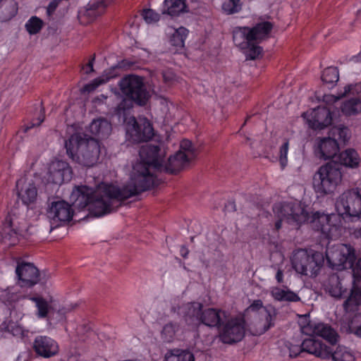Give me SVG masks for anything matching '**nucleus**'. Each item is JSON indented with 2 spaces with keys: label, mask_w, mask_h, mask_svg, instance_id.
Instances as JSON below:
<instances>
[{
  "label": "nucleus",
  "mask_w": 361,
  "mask_h": 361,
  "mask_svg": "<svg viewBox=\"0 0 361 361\" xmlns=\"http://www.w3.org/2000/svg\"><path fill=\"white\" fill-rule=\"evenodd\" d=\"M157 177L151 168L137 164L127 184H104L99 191L87 185L75 186L70 199L78 209L87 208V217L99 218L113 211V202H123L154 187Z\"/></svg>",
  "instance_id": "obj_1"
},
{
  "label": "nucleus",
  "mask_w": 361,
  "mask_h": 361,
  "mask_svg": "<svg viewBox=\"0 0 361 361\" xmlns=\"http://www.w3.org/2000/svg\"><path fill=\"white\" fill-rule=\"evenodd\" d=\"M336 214H326L316 212L311 216L310 225L313 230L320 232L322 237L335 240L341 236L347 220L361 217V188H355L343 192L337 199Z\"/></svg>",
  "instance_id": "obj_2"
},
{
  "label": "nucleus",
  "mask_w": 361,
  "mask_h": 361,
  "mask_svg": "<svg viewBox=\"0 0 361 361\" xmlns=\"http://www.w3.org/2000/svg\"><path fill=\"white\" fill-rule=\"evenodd\" d=\"M123 99L115 109L116 114L126 122L134 105L145 106L151 98L145 79L142 76L131 74L124 76L119 82Z\"/></svg>",
  "instance_id": "obj_3"
},
{
  "label": "nucleus",
  "mask_w": 361,
  "mask_h": 361,
  "mask_svg": "<svg viewBox=\"0 0 361 361\" xmlns=\"http://www.w3.org/2000/svg\"><path fill=\"white\" fill-rule=\"evenodd\" d=\"M272 29L273 24L269 21L259 22L251 27H235L233 30V40L247 59L255 60L262 53L259 44L269 37Z\"/></svg>",
  "instance_id": "obj_4"
},
{
  "label": "nucleus",
  "mask_w": 361,
  "mask_h": 361,
  "mask_svg": "<svg viewBox=\"0 0 361 361\" xmlns=\"http://www.w3.org/2000/svg\"><path fill=\"white\" fill-rule=\"evenodd\" d=\"M65 147L68 157L81 165L92 167L98 161L100 144L94 138L82 139L80 135H72L66 141Z\"/></svg>",
  "instance_id": "obj_5"
},
{
  "label": "nucleus",
  "mask_w": 361,
  "mask_h": 361,
  "mask_svg": "<svg viewBox=\"0 0 361 361\" xmlns=\"http://www.w3.org/2000/svg\"><path fill=\"white\" fill-rule=\"evenodd\" d=\"M324 262L322 252L300 249L294 252L291 264L295 271L304 276L315 277Z\"/></svg>",
  "instance_id": "obj_6"
},
{
  "label": "nucleus",
  "mask_w": 361,
  "mask_h": 361,
  "mask_svg": "<svg viewBox=\"0 0 361 361\" xmlns=\"http://www.w3.org/2000/svg\"><path fill=\"white\" fill-rule=\"evenodd\" d=\"M341 169L338 166L326 164L320 166L314 175V189L320 195L332 193L341 181Z\"/></svg>",
  "instance_id": "obj_7"
},
{
  "label": "nucleus",
  "mask_w": 361,
  "mask_h": 361,
  "mask_svg": "<svg viewBox=\"0 0 361 361\" xmlns=\"http://www.w3.org/2000/svg\"><path fill=\"white\" fill-rule=\"evenodd\" d=\"M274 211L277 212L281 218L276 221L274 230L279 231L282 226V221L286 220L292 226L300 227L302 224L311 221L308 212L298 204L293 202H283L275 205Z\"/></svg>",
  "instance_id": "obj_8"
},
{
  "label": "nucleus",
  "mask_w": 361,
  "mask_h": 361,
  "mask_svg": "<svg viewBox=\"0 0 361 361\" xmlns=\"http://www.w3.org/2000/svg\"><path fill=\"white\" fill-rule=\"evenodd\" d=\"M326 258L329 266L336 270L352 269L356 261L355 249L347 245L327 249Z\"/></svg>",
  "instance_id": "obj_9"
},
{
  "label": "nucleus",
  "mask_w": 361,
  "mask_h": 361,
  "mask_svg": "<svg viewBox=\"0 0 361 361\" xmlns=\"http://www.w3.org/2000/svg\"><path fill=\"white\" fill-rule=\"evenodd\" d=\"M245 334V320L235 317L224 323L219 329V337L224 343L232 344L240 341Z\"/></svg>",
  "instance_id": "obj_10"
},
{
  "label": "nucleus",
  "mask_w": 361,
  "mask_h": 361,
  "mask_svg": "<svg viewBox=\"0 0 361 361\" xmlns=\"http://www.w3.org/2000/svg\"><path fill=\"white\" fill-rule=\"evenodd\" d=\"M126 135L133 142H147L153 137L154 129L147 119L137 121L134 116H131L127 122Z\"/></svg>",
  "instance_id": "obj_11"
},
{
  "label": "nucleus",
  "mask_w": 361,
  "mask_h": 361,
  "mask_svg": "<svg viewBox=\"0 0 361 361\" xmlns=\"http://www.w3.org/2000/svg\"><path fill=\"white\" fill-rule=\"evenodd\" d=\"M332 107L319 106L313 109L310 114L305 113L303 116L307 118L310 127L314 130H322L330 126L335 115Z\"/></svg>",
  "instance_id": "obj_12"
},
{
  "label": "nucleus",
  "mask_w": 361,
  "mask_h": 361,
  "mask_svg": "<svg viewBox=\"0 0 361 361\" xmlns=\"http://www.w3.org/2000/svg\"><path fill=\"white\" fill-rule=\"evenodd\" d=\"M17 283L21 288H31L40 281L39 269L30 262H18L16 268Z\"/></svg>",
  "instance_id": "obj_13"
},
{
  "label": "nucleus",
  "mask_w": 361,
  "mask_h": 361,
  "mask_svg": "<svg viewBox=\"0 0 361 361\" xmlns=\"http://www.w3.org/2000/svg\"><path fill=\"white\" fill-rule=\"evenodd\" d=\"M47 217L56 226L61 222L70 221L73 216L71 205L64 200L52 202L47 212Z\"/></svg>",
  "instance_id": "obj_14"
},
{
  "label": "nucleus",
  "mask_w": 361,
  "mask_h": 361,
  "mask_svg": "<svg viewBox=\"0 0 361 361\" xmlns=\"http://www.w3.org/2000/svg\"><path fill=\"white\" fill-rule=\"evenodd\" d=\"M33 349L36 354L44 358H50L59 352L57 341L47 336H37L33 342Z\"/></svg>",
  "instance_id": "obj_15"
},
{
  "label": "nucleus",
  "mask_w": 361,
  "mask_h": 361,
  "mask_svg": "<svg viewBox=\"0 0 361 361\" xmlns=\"http://www.w3.org/2000/svg\"><path fill=\"white\" fill-rule=\"evenodd\" d=\"M72 169L68 163L58 160L51 164L49 168L48 178L54 184L61 185L72 178Z\"/></svg>",
  "instance_id": "obj_16"
},
{
  "label": "nucleus",
  "mask_w": 361,
  "mask_h": 361,
  "mask_svg": "<svg viewBox=\"0 0 361 361\" xmlns=\"http://www.w3.org/2000/svg\"><path fill=\"white\" fill-rule=\"evenodd\" d=\"M160 151V147L157 145L148 144L142 146L139 152L141 161L138 164L160 170L162 167V159L159 154Z\"/></svg>",
  "instance_id": "obj_17"
},
{
  "label": "nucleus",
  "mask_w": 361,
  "mask_h": 361,
  "mask_svg": "<svg viewBox=\"0 0 361 361\" xmlns=\"http://www.w3.org/2000/svg\"><path fill=\"white\" fill-rule=\"evenodd\" d=\"M203 305L198 302L183 304L179 307V314L183 316L185 323L192 329L200 325Z\"/></svg>",
  "instance_id": "obj_18"
},
{
  "label": "nucleus",
  "mask_w": 361,
  "mask_h": 361,
  "mask_svg": "<svg viewBox=\"0 0 361 361\" xmlns=\"http://www.w3.org/2000/svg\"><path fill=\"white\" fill-rule=\"evenodd\" d=\"M114 0H90L84 10H80L78 13L79 18L86 17L87 23L95 20L97 17L102 15L106 8L111 5Z\"/></svg>",
  "instance_id": "obj_19"
},
{
  "label": "nucleus",
  "mask_w": 361,
  "mask_h": 361,
  "mask_svg": "<svg viewBox=\"0 0 361 361\" xmlns=\"http://www.w3.org/2000/svg\"><path fill=\"white\" fill-rule=\"evenodd\" d=\"M317 152L321 159L334 160L339 152V145L337 141L329 135V137L320 140Z\"/></svg>",
  "instance_id": "obj_20"
},
{
  "label": "nucleus",
  "mask_w": 361,
  "mask_h": 361,
  "mask_svg": "<svg viewBox=\"0 0 361 361\" xmlns=\"http://www.w3.org/2000/svg\"><path fill=\"white\" fill-rule=\"evenodd\" d=\"M309 326L313 334L322 337L331 345L337 343L338 335L329 324L323 322H310Z\"/></svg>",
  "instance_id": "obj_21"
},
{
  "label": "nucleus",
  "mask_w": 361,
  "mask_h": 361,
  "mask_svg": "<svg viewBox=\"0 0 361 361\" xmlns=\"http://www.w3.org/2000/svg\"><path fill=\"white\" fill-rule=\"evenodd\" d=\"M302 349L304 353L313 355L322 359L328 358L329 355L328 348L324 343L318 339L309 338L305 339L302 342Z\"/></svg>",
  "instance_id": "obj_22"
},
{
  "label": "nucleus",
  "mask_w": 361,
  "mask_h": 361,
  "mask_svg": "<svg viewBox=\"0 0 361 361\" xmlns=\"http://www.w3.org/2000/svg\"><path fill=\"white\" fill-rule=\"evenodd\" d=\"M19 232L13 226L12 218L8 214L3 223L2 228L0 232V238L2 243L8 246H13L19 241Z\"/></svg>",
  "instance_id": "obj_23"
},
{
  "label": "nucleus",
  "mask_w": 361,
  "mask_h": 361,
  "mask_svg": "<svg viewBox=\"0 0 361 361\" xmlns=\"http://www.w3.org/2000/svg\"><path fill=\"white\" fill-rule=\"evenodd\" d=\"M262 308H264L265 315L264 323L263 324L260 334H264L274 326L276 314L274 308L268 309L267 307H264L263 302L261 300H255L247 307V311L257 312Z\"/></svg>",
  "instance_id": "obj_24"
},
{
  "label": "nucleus",
  "mask_w": 361,
  "mask_h": 361,
  "mask_svg": "<svg viewBox=\"0 0 361 361\" xmlns=\"http://www.w3.org/2000/svg\"><path fill=\"white\" fill-rule=\"evenodd\" d=\"M111 124L105 118H99L92 121L89 126L90 133L97 140H104L111 133Z\"/></svg>",
  "instance_id": "obj_25"
},
{
  "label": "nucleus",
  "mask_w": 361,
  "mask_h": 361,
  "mask_svg": "<svg viewBox=\"0 0 361 361\" xmlns=\"http://www.w3.org/2000/svg\"><path fill=\"white\" fill-rule=\"evenodd\" d=\"M191 161L182 152H177L170 156L164 165V171L171 174H176Z\"/></svg>",
  "instance_id": "obj_26"
},
{
  "label": "nucleus",
  "mask_w": 361,
  "mask_h": 361,
  "mask_svg": "<svg viewBox=\"0 0 361 361\" xmlns=\"http://www.w3.org/2000/svg\"><path fill=\"white\" fill-rule=\"evenodd\" d=\"M189 12L185 0H164L162 4V13L177 17Z\"/></svg>",
  "instance_id": "obj_27"
},
{
  "label": "nucleus",
  "mask_w": 361,
  "mask_h": 361,
  "mask_svg": "<svg viewBox=\"0 0 361 361\" xmlns=\"http://www.w3.org/2000/svg\"><path fill=\"white\" fill-rule=\"evenodd\" d=\"M221 310L214 308L202 310L200 324H202L209 327H218L219 329L222 324Z\"/></svg>",
  "instance_id": "obj_28"
},
{
  "label": "nucleus",
  "mask_w": 361,
  "mask_h": 361,
  "mask_svg": "<svg viewBox=\"0 0 361 361\" xmlns=\"http://www.w3.org/2000/svg\"><path fill=\"white\" fill-rule=\"evenodd\" d=\"M334 161L338 162L341 165L349 168H356L360 163V157L357 152L353 149H347L337 154Z\"/></svg>",
  "instance_id": "obj_29"
},
{
  "label": "nucleus",
  "mask_w": 361,
  "mask_h": 361,
  "mask_svg": "<svg viewBox=\"0 0 361 361\" xmlns=\"http://www.w3.org/2000/svg\"><path fill=\"white\" fill-rule=\"evenodd\" d=\"M25 296L17 292L14 288H8L0 294L1 300L8 307L10 310L15 309L17 305L23 300Z\"/></svg>",
  "instance_id": "obj_30"
},
{
  "label": "nucleus",
  "mask_w": 361,
  "mask_h": 361,
  "mask_svg": "<svg viewBox=\"0 0 361 361\" xmlns=\"http://www.w3.org/2000/svg\"><path fill=\"white\" fill-rule=\"evenodd\" d=\"M270 293L274 300L278 302H296L300 300V296L287 287L286 289L273 287Z\"/></svg>",
  "instance_id": "obj_31"
},
{
  "label": "nucleus",
  "mask_w": 361,
  "mask_h": 361,
  "mask_svg": "<svg viewBox=\"0 0 361 361\" xmlns=\"http://www.w3.org/2000/svg\"><path fill=\"white\" fill-rule=\"evenodd\" d=\"M189 35V30L183 27L174 30L173 33L171 35L169 43L172 47L176 49V52H181L185 48V42Z\"/></svg>",
  "instance_id": "obj_32"
},
{
  "label": "nucleus",
  "mask_w": 361,
  "mask_h": 361,
  "mask_svg": "<svg viewBox=\"0 0 361 361\" xmlns=\"http://www.w3.org/2000/svg\"><path fill=\"white\" fill-rule=\"evenodd\" d=\"M18 12V4L14 0L0 1V21L11 20Z\"/></svg>",
  "instance_id": "obj_33"
},
{
  "label": "nucleus",
  "mask_w": 361,
  "mask_h": 361,
  "mask_svg": "<svg viewBox=\"0 0 361 361\" xmlns=\"http://www.w3.org/2000/svg\"><path fill=\"white\" fill-rule=\"evenodd\" d=\"M329 355L327 359L332 358L334 361H354V355L344 346L338 345L335 350L331 347L328 348Z\"/></svg>",
  "instance_id": "obj_34"
},
{
  "label": "nucleus",
  "mask_w": 361,
  "mask_h": 361,
  "mask_svg": "<svg viewBox=\"0 0 361 361\" xmlns=\"http://www.w3.org/2000/svg\"><path fill=\"white\" fill-rule=\"evenodd\" d=\"M321 79L329 89L333 88L339 80L338 68L334 66L327 67L322 71Z\"/></svg>",
  "instance_id": "obj_35"
},
{
  "label": "nucleus",
  "mask_w": 361,
  "mask_h": 361,
  "mask_svg": "<svg viewBox=\"0 0 361 361\" xmlns=\"http://www.w3.org/2000/svg\"><path fill=\"white\" fill-rule=\"evenodd\" d=\"M195 357L192 353L188 350L180 349H173L169 351L165 355V361H194Z\"/></svg>",
  "instance_id": "obj_36"
},
{
  "label": "nucleus",
  "mask_w": 361,
  "mask_h": 361,
  "mask_svg": "<svg viewBox=\"0 0 361 361\" xmlns=\"http://www.w3.org/2000/svg\"><path fill=\"white\" fill-rule=\"evenodd\" d=\"M180 333H182V330L179 324L176 322H171L164 326L161 337L165 342L170 343L177 338Z\"/></svg>",
  "instance_id": "obj_37"
},
{
  "label": "nucleus",
  "mask_w": 361,
  "mask_h": 361,
  "mask_svg": "<svg viewBox=\"0 0 361 361\" xmlns=\"http://www.w3.org/2000/svg\"><path fill=\"white\" fill-rule=\"evenodd\" d=\"M37 190L33 184H29L24 189L22 188L18 192V197L25 205H28L34 202L37 198Z\"/></svg>",
  "instance_id": "obj_38"
},
{
  "label": "nucleus",
  "mask_w": 361,
  "mask_h": 361,
  "mask_svg": "<svg viewBox=\"0 0 361 361\" xmlns=\"http://www.w3.org/2000/svg\"><path fill=\"white\" fill-rule=\"evenodd\" d=\"M342 112L347 115H356L361 111V100L358 97H353L346 100L341 106Z\"/></svg>",
  "instance_id": "obj_39"
},
{
  "label": "nucleus",
  "mask_w": 361,
  "mask_h": 361,
  "mask_svg": "<svg viewBox=\"0 0 361 361\" xmlns=\"http://www.w3.org/2000/svg\"><path fill=\"white\" fill-rule=\"evenodd\" d=\"M361 305V289H353L348 298L344 302L343 307L346 311L351 310Z\"/></svg>",
  "instance_id": "obj_40"
},
{
  "label": "nucleus",
  "mask_w": 361,
  "mask_h": 361,
  "mask_svg": "<svg viewBox=\"0 0 361 361\" xmlns=\"http://www.w3.org/2000/svg\"><path fill=\"white\" fill-rule=\"evenodd\" d=\"M348 131L349 130L347 127L334 126L330 129L329 135L335 139L338 143V141L345 143L349 139Z\"/></svg>",
  "instance_id": "obj_41"
},
{
  "label": "nucleus",
  "mask_w": 361,
  "mask_h": 361,
  "mask_svg": "<svg viewBox=\"0 0 361 361\" xmlns=\"http://www.w3.org/2000/svg\"><path fill=\"white\" fill-rule=\"evenodd\" d=\"M29 299L35 303L37 309V314L40 318H45L49 310L48 302L41 296H31Z\"/></svg>",
  "instance_id": "obj_42"
},
{
  "label": "nucleus",
  "mask_w": 361,
  "mask_h": 361,
  "mask_svg": "<svg viewBox=\"0 0 361 361\" xmlns=\"http://www.w3.org/2000/svg\"><path fill=\"white\" fill-rule=\"evenodd\" d=\"M43 21L37 16H32L25 23V29L30 35H36L40 32Z\"/></svg>",
  "instance_id": "obj_43"
},
{
  "label": "nucleus",
  "mask_w": 361,
  "mask_h": 361,
  "mask_svg": "<svg viewBox=\"0 0 361 361\" xmlns=\"http://www.w3.org/2000/svg\"><path fill=\"white\" fill-rule=\"evenodd\" d=\"M76 333L79 336V340L82 342H86L89 338L95 336V333L92 329L90 324H83L78 326L76 329Z\"/></svg>",
  "instance_id": "obj_44"
},
{
  "label": "nucleus",
  "mask_w": 361,
  "mask_h": 361,
  "mask_svg": "<svg viewBox=\"0 0 361 361\" xmlns=\"http://www.w3.org/2000/svg\"><path fill=\"white\" fill-rule=\"evenodd\" d=\"M241 0H228L222 4V10L227 15L240 12L242 9Z\"/></svg>",
  "instance_id": "obj_45"
},
{
  "label": "nucleus",
  "mask_w": 361,
  "mask_h": 361,
  "mask_svg": "<svg viewBox=\"0 0 361 361\" xmlns=\"http://www.w3.org/2000/svg\"><path fill=\"white\" fill-rule=\"evenodd\" d=\"M178 152H182L185 155L187 156V158L191 161L193 160L197 156L196 151L192 142L187 139H184L180 142V149Z\"/></svg>",
  "instance_id": "obj_46"
},
{
  "label": "nucleus",
  "mask_w": 361,
  "mask_h": 361,
  "mask_svg": "<svg viewBox=\"0 0 361 361\" xmlns=\"http://www.w3.org/2000/svg\"><path fill=\"white\" fill-rule=\"evenodd\" d=\"M37 109H39V112L37 114V116L36 118H33L32 121L27 124L24 126V132L27 133L29 130L40 126V124L44 121L45 118V111L44 107L42 106V104H40Z\"/></svg>",
  "instance_id": "obj_47"
},
{
  "label": "nucleus",
  "mask_w": 361,
  "mask_h": 361,
  "mask_svg": "<svg viewBox=\"0 0 361 361\" xmlns=\"http://www.w3.org/2000/svg\"><path fill=\"white\" fill-rule=\"evenodd\" d=\"M2 329L11 333L14 336L22 337L24 336V329L22 326L16 322L10 321L8 324H6V322H4L2 324Z\"/></svg>",
  "instance_id": "obj_48"
},
{
  "label": "nucleus",
  "mask_w": 361,
  "mask_h": 361,
  "mask_svg": "<svg viewBox=\"0 0 361 361\" xmlns=\"http://www.w3.org/2000/svg\"><path fill=\"white\" fill-rule=\"evenodd\" d=\"M289 149V142L285 141L279 149V161L281 167V169H284L288 164V153Z\"/></svg>",
  "instance_id": "obj_49"
},
{
  "label": "nucleus",
  "mask_w": 361,
  "mask_h": 361,
  "mask_svg": "<svg viewBox=\"0 0 361 361\" xmlns=\"http://www.w3.org/2000/svg\"><path fill=\"white\" fill-rule=\"evenodd\" d=\"M142 16L147 23H157L160 19L159 13H156L154 10L148 8L144 9Z\"/></svg>",
  "instance_id": "obj_50"
},
{
  "label": "nucleus",
  "mask_w": 361,
  "mask_h": 361,
  "mask_svg": "<svg viewBox=\"0 0 361 361\" xmlns=\"http://www.w3.org/2000/svg\"><path fill=\"white\" fill-rule=\"evenodd\" d=\"M104 82V80L100 79L99 78L94 79L90 82L86 84L82 90L84 92L90 93L94 91L97 87H99Z\"/></svg>",
  "instance_id": "obj_51"
},
{
  "label": "nucleus",
  "mask_w": 361,
  "mask_h": 361,
  "mask_svg": "<svg viewBox=\"0 0 361 361\" xmlns=\"http://www.w3.org/2000/svg\"><path fill=\"white\" fill-rule=\"evenodd\" d=\"M302 348V343H301V345L290 344L288 345L290 357H296L298 355H301V354L304 353Z\"/></svg>",
  "instance_id": "obj_52"
},
{
  "label": "nucleus",
  "mask_w": 361,
  "mask_h": 361,
  "mask_svg": "<svg viewBox=\"0 0 361 361\" xmlns=\"http://www.w3.org/2000/svg\"><path fill=\"white\" fill-rule=\"evenodd\" d=\"M94 60H95V55L94 54L91 56L88 63H86L82 67V69L85 72V73L89 74L94 71L93 64H94Z\"/></svg>",
  "instance_id": "obj_53"
},
{
  "label": "nucleus",
  "mask_w": 361,
  "mask_h": 361,
  "mask_svg": "<svg viewBox=\"0 0 361 361\" xmlns=\"http://www.w3.org/2000/svg\"><path fill=\"white\" fill-rule=\"evenodd\" d=\"M355 275L361 279V258H360L357 263H355L354 267L353 268Z\"/></svg>",
  "instance_id": "obj_54"
},
{
  "label": "nucleus",
  "mask_w": 361,
  "mask_h": 361,
  "mask_svg": "<svg viewBox=\"0 0 361 361\" xmlns=\"http://www.w3.org/2000/svg\"><path fill=\"white\" fill-rule=\"evenodd\" d=\"M330 293L333 297L341 298L342 295L341 288L336 287L335 288H332L330 290Z\"/></svg>",
  "instance_id": "obj_55"
},
{
  "label": "nucleus",
  "mask_w": 361,
  "mask_h": 361,
  "mask_svg": "<svg viewBox=\"0 0 361 361\" xmlns=\"http://www.w3.org/2000/svg\"><path fill=\"white\" fill-rule=\"evenodd\" d=\"M58 6V3L55 1H51L47 7V13L49 15H51L54 13Z\"/></svg>",
  "instance_id": "obj_56"
},
{
  "label": "nucleus",
  "mask_w": 361,
  "mask_h": 361,
  "mask_svg": "<svg viewBox=\"0 0 361 361\" xmlns=\"http://www.w3.org/2000/svg\"><path fill=\"white\" fill-rule=\"evenodd\" d=\"M276 279L279 283H281L283 281V271L281 269H278L276 274Z\"/></svg>",
  "instance_id": "obj_57"
},
{
  "label": "nucleus",
  "mask_w": 361,
  "mask_h": 361,
  "mask_svg": "<svg viewBox=\"0 0 361 361\" xmlns=\"http://www.w3.org/2000/svg\"><path fill=\"white\" fill-rule=\"evenodd\" d=\"M350 328L355 335L361 337V324L357 326L353 325Z\"/></svg>",
  "instance_id": "obj_58"
},
{
  "label": "nucleus",
  "mask_w": 361,
  "mask_h": 361,
  "mask_svg": "<svg viewBox=\"0 0 361 361\" xmlns=\"http://www.w3.org/2000/svg\"><path fill=\"white\" fill-rule=\"evenodd\" d=\"M133 63L128 60H123L121 63H119L120 68H130Z\"/></svg>",
  "instance_id": "obj_59"
},
{
  "label": "nucleus",
  "mask_w": 361,
  "mask_h": 361,
  "mask_svg": "<svg viewBox=\"0 0 361 361\" xmlns=\"http://www.w3.org/2000/svg\"><path fill=\"white\" fill-rule=\"evenodd\" d=\"M353 89V85H347L344 87V92L342 94V96H345L349 94Z\"/></svg>",
  "instance_id": "obj_60"
},
{
  "label": "nucleus",
  "mask_w": 361,
  "mask_h": 361,
  "mask_svg": "<svg viewBox=\"0 0 361 361\" xmlns=\"http://www.w3.org/2000/svg\"><path fill=\"white\" fill-rule=\"evenodd\" d=\"M180 255L183 257L186 258L188 255V250L185 247H182L180 250Z\"/></svg>",
  "instance_id": "obj_61"
},
{
  "label": "nucleus",
  "mask_w": 361,
  "mask_h": 361,
  "mask_svg": "<svg viewBox=\"0 0 361 361\" xmlns=\"http://www.w3.org/2000/svg\"><path fill=\"white\" fill-rule=\"evenodd\" d=\"M228 205H231L234 211L235 210V203L233 202H229Z\"/></svg>",
  "instance_id": "obj_62"
},
{
  "label": "nucleus",
  "mask_w": 361,
  "mask_h": 361,
  "mask_svg": "<svg viewBox=\"0 0 361 361\" xmlns=\"http://www.w3.org/2000/svg\"><path fill=\"white\" fill-rule=\"evenodd\" d=\"M250 116H247L245 123H243V125H245V123L250 120Z\"/></svg>",
  "instance_id": "obj_63"
},
{
  "label": "nucleus",
  "mask_w": 361,
  "mask_h": 361,
  "mask_svg": "<svg viewBox=\"0 0 361 361\" xmlns=\"http://www.w3.org/2000/svg\"><path fill=\"white\" fill-rule=\"evenodd\" d=\"M19 184H20V180H18L17 183H16V188L18 189V187H19Z\"/></svg>",
  "instance_id": "obj_64"
}]
</instances>
